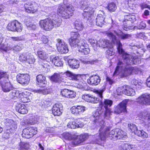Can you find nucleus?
Returning <instances> with one entry per match:
<instances>
[{
  "instance_id": "1",
  "label": "nucleus",
  "mask_w": 150,
  "mask_h": 150,
  "mask_svg": "<svg viewBox=\"0 0 150 150\" xmlns=\"http://www.w3.org/2000/svg\"><path fill=\"white\" fill-rule=\"evenodd\" d=\"M119 27L117 23H113L110 28L112 32L108 31L107 33V36L111 40V42L114 44H116L118 53L122 54L124 62L127 65L137 64L141 63V59L137 56H133L125 52L122 49V45L120 41L118 40L112 32L116 34L120 38L124 40L129 37L130 35L123 33L121 30H118Z\"/></svg>"
},
{
  "instance_id": "2",
  "label": "nucleus",
  "mask_w": 150,
  "mask_h": 150,
  "mask_svg": "<svg viewBox=\"0 0 150 150\" xmlns=\"http://www.w3.org/2000/svg\"><path fill=\"white\" fill-rule=\"evenodd\" d=\"M109 128L105 125L102 127L101 130L99 134L92 136V140L91 143L102 145L105 141L106 137L113 141L118 139H125L127 138L126 133L121 129L117 128L113 129L109 133Z\"/></svg>"
},
{
  "instance_id": "3",
  "label": "nucleus",
  "mask_w": 150,
  "mask_h": 150,
  "mask_svg": "<svg viewBox=\"0 0 150 150\" xmlns=\"http://www.w3.org/2000/svg\"><path fill=\"white\" fill-rule=\"evenodd\" d=\"M117 66L113 74V76H117L120 74L121 77H125L131 74L132 71H136L137 73L141 71V69L137 67H126L125 64L120 60H118Z\"/></svg>"
},
{
  "instance_id": "4",
  "label": "nucleus",
  "mask_w": 150,
  "mask_h": 150,
  "mask_svg": "<svg viewBox=\"0 0 150 150\" xmlns=\"http://www.w3.org/2000/svg\"><path fill=\"white\" fill-rule=\"evenodd\" d=\"M104 91L103 89L98 90L96 91V93L99 98L98 100V102H100V107L104 109V117L106 119H108L110 117L112 112L110 107L112 105L113 101L108 99H105L104 101H102L103 98L102 94Z\"/></svg>"
},
{
  "instance_id": "5",
  "label": "nucleus",
  "mask_w": 150,
  "mask_h": 150,
  "mask_svg": "<svg viewBox=\"0 0 150 150\" xmlns=\"http://www.w3.org/2000/svg\"><path fill=\"white\" fill-rule=\"evenodd\" d=\"M59 137L62 139L71 140V144L75 146L81 144L88 138L87 134L78 135L68 132L63 133L60 135Z\"/></svg>"
},
{
  "instance_id": "6",
  "label": "nucleus",
  "mask_w": 150,
  "mask_h": 150,
  "mask_svg": "<svg viewBox=\"0 0 150 150\" xmlns=\"http://www.w3.org/2000/svg\"><path fill=\"white\" fill-rule=\"evenodd\" d=\"M87 0H83L80 3V8L82 9L84 8L83 13V16L84 18L88 20V22H90L91 25L94 23L95 18L93 16V13L94 12V8L92 4L89 5H86Z\"/></svg>"
},
{
  "instance_id": "7",
  "label": "nucleus",
  "mask_w": 150,
  "mask_h": 150,
  "mask_svg": "<svg viewBox=\"0 0 150 150\" xmlns=\"http://www.w3.org/2000/svg\"><path fill=\"white\" fill-rule=\"evenodd\" d=\"M63 5L59 6L57 9L58 15L64 19L70 18L73 15V11L74 10L73 6L64 0Z\"/></svg>"
},
{
  "instance_id": "8",
  "label": "nucleus",
  "mask_w": 150,
  "mask_h": 150,
  "mask_svg": "<svg viewBox=\"0 0 150 150\" xmlns=\"http://www.w3.org/2000/svg\"><path fill=\"white\" fill-rule=\"evenodd\" d=\"M62 20L60 18L51 20L48 18L40 21L39 24L42 29L45 31H50L55 27H58L61 24Z\"/></svg>"
},
{
  "instance_id": "9",
  "label": "nucleus",
  "mask_w": 150,
  "mask_h": 150,
  "mask_svg": "<svg viewBox=\"0 0 150 150\" xmlns=\"http://www.w3.org/2000/svg\"><path fill=\"white\" fill-rule=\"evenodd\" d=\"M6 126V130L3 135V137L6 139L8 138L11 134L17 128V124L16 122L8 119H4L3 121Z\"/></svg>"
},
{
  "instance_id": "10",
  "label": "nucleus",
  "mask_w": 150,
  "mask_h": 150,
  "mask_svg": "<svg viewBox=\"0 0 150 150\" xmlns=\"http://www.w3.org/2000/svg\"><path fill=\"white\" fill-rule=\"evenodd\" d=\"M104 109L101 107H99L93 113L91 117V119L97 127H100V131L101 130L102 127L105 125L104 121L101 120L100 117L104 115Z\"/></svg>"
},
{
  "instance_id": "11",
  "label": "nucleus",
  "mask_w": 150,
  "mask_h": 150,
  "mask_svg": "<svg viewBox=\"0 0 150 150\" xmlns=\"http://www.w3.org/2000/svg\"><path fill=\"white\" fill-rule=\"evenodd\" d=\"M68 79L75 81H84L88 77V74H76L69 71H67L64 74Z\"/></svg>"
},
{
  "instance_id": "12",
  "label": "nucleus",
  "mask_w": 150,
  "mask_h": 150,
  "mask_svg": "<svg viewBox=\"0 0 150 150\" xmlns=\"http://www.w3.org/2000/svg\"><path fill=\"white\" fill-rule=\"evenodd\" d=\"M137 101L141 106L150 105V94L146 93L140 95L137 98Z\"/></svg>"
},
{
  "instance_id": "13",
  "label": "nucleus",
  "mask_w": 150,
  "mask_h": 150,
  "mask_svg": "<svg viewBox=\"0 0 150 150\" xmlns=\"http://www.w3.org/2000/svg\"><path fill=\"white\" fill-rule=\"evenodd\" d=\"M125 21L127 22L124 24L123 26V29L126 30H132L134 27L132 26V23L136 21L135 16L133 15H129L125 17Z\"/></svg>"
},
{
  "instance_id": "14",
  "label": "nucleus",
  "mask_w": 150,
  "mask_h": 150,
  "mask_svg": "<svg viewBox=\"0 0 150 150\" xmlns=\"http://www.w3.org/2000/svg\"><path fill=\"white\" fill-rule=\"evenodd\" d=\"M37 132V129L36 127H28L23 129L22 135L24 138L29 139L36 134Z\"/></svg>"
},
{
  "instance_id": "15",
  "label": "nucleus",
  "mask_w": 150,
  "mask_h": 150,
  "mask_svg": "<svg viewBox=\"0 0 150 150\" xmlns=\"http://www.w3.org/2000/svg\"><path fill=\"white\" fill-rule=\"evenodd\" d=\"M58 42L56 45L58 51L62 54L67 53L69 51L67 45L61 40H58Z\"/></svg>"
},
{
  "instance_id": "16",
  "label": "nucleus",
  "mask_w": 150,
  "mask_h": 150,
  "mask_svg": "<svg viewBox=\"0 0 150 150\" xmlns=\"http://www.w3.org/2000/svg\"><path fill=\"white\" fill-rule=\"evenodd\" d=\"M18 83L23 85H27L30 80L29 76L27 74H19L16 76Z\"/></svg>"
},
{
  "instance_id": "17",
  "label": "nucleus",
  "mask_w": 150,
  "mask_h": 150,
  "mask_svg": "<svg viewBox=\"0 0 150 150\" xmlns=\"http://www.w3.org/2000/svg\"><path fill=\"white\" fill-rule=\"evenodd\" d=\"M38 5L35 3H29L28 4H26L24 5V7L25 11L28 13H34L38 10Z\"/></svg>"
},
{
  "instance_id": "18",
  "label": "nucleus",
  "mask_w": 150,
  "mask_h": 150,
  "mask_svg": "<svg viewBox=\"0 0 150 150\" xmlns=\"http://www.w3.org/2000/svg\"><path fill=\"white\" fill-rule=\"evenodd\" d=\"M105 14L104 12L100 10L95 19L96 24L98 26L102 27L105 23L104 21Z\"/></svg>"
},
{
  "instance_id": "19",
  "label": "nucleus",
  "mask_w": 150,
  "mask_h": 150,
  "mask_svg": "<svg viewBox=\"0 0 150 150\" xmlns=\"http://www.w3.org/2000/svg\"><path fill=\"white\" fill-rule=\"evenodd\" d=\"M85 110V107L80 105L74 106L70 109L71 113L76 116L82 114Z\"/></svg>"
},
{
  "instance_id": "20",
  "label": "nucleus",
  "mask_w": 150,
  "mask_h": 150,
  "mask_svg": "<svg viewBox=\"0 0 150 150\" xmlns=\"http://www.w3.org/2000/svg\"><path fill=\"white\" fill-rule=\"evenodd\" d=\"M128 100L125 99L120 103L115 108V112L116 113H120L122 112H126V105Z\"/></svg>"
},
{
  "instance_id": "21",
  "label": "nucleus",
  "mask_w": 150,
  "mask_h": 150,
  "mask_svg": "<svg viewBox=\"0 0 150 150\" xmlns=\"http://www.w3.org/2000/svg\"><path fill=\"white\" fill-rule=\"evenodd\" d=\"M81 45L79 46V48L78 51L82 53V54L86 55L88 54L90 52V49L88 45L86 43L85 40H82L81 42Z\"/></svg>"
},
{
  "instance_id": "22",
  "label": "nucleus",
  "mask_w": 150,
  "mask_h": 150,
  "mask_svg": "<svg viewBox=\"0 0 150 150\" xmlns=\"http://www.w3.org/2000/svg\"><path fill=\"white\" fill-rule=\"evenodd\" d=\"M87 83L92 86H96L99 83L100 81V76L96 75H93L87 79Z\"/></svg>"
},
{
  "instance_id": "23",
  "label": "nucleus",
  "mask_w": 150,
  "mask_h": 150,
  "mask_svg": "<svg viewBox=\"0 0 150 150\" xmlns=\"http://www.w3.org/2000/svg\"><path fill=\"white\" fill-rule=\"evenodd\" d=\"M66 61H68L69 66L72 68L77 69L79 66V62L78 60L70 58L69 56L64 57Z\"/></svg>"
},
{
  "instance_id": "24",
  "label": "nucleus",
  "mask_w": 150,
  "mask_h": 150,
  "mask_svg": "<svg viewBox=\"0 0 150 150\" xmlns=\"http://www.w3.org/2000/svg\"><path fill=\"white\" fill-rule=\"evenodd\" d=\"M67 127L71 129L81 128L83 126V123L78 120H75L73 122H69L67 125Z\"/></svg>"
},
{
  "instance_id": "25",
  "label": "nucleus",
  "mask_w": 150,
  "mask_h": 150,
  "mask_svg": "<svg viewBox=\"0 0 150 150\" xmlns=\"http://www.w3.org/2000/svg\"><path fill=\"white\" fill-rule=\"evenodd\" d=\"M139 146L136 145L124 143L119 146V150H137L139 149Z\"/></svg>"
},
{
  "instance_id": "26",
  "label": "nucleus",
  "mask_w": 150,
  "mask_h": 150,
  "mask_svg": "<svg viewBox=\"0 0 150 150\" xmlns=\"http://www.w3.org/2000/svg\"><path fill=\"white\" fill-rule=\"evenodd\" d=\"M62 106L61 104H56L52 108V112L54 116H58L62 113Z\"/></svg>"
},
{
  "instance_id": "27",
  "label": "nucleus",
  "mask_w": 150,
  "mask_h": 150,
  "mask_svg": "<svg viewBox=\"0 0 150 150\" xmlns=\"http://www.w3.org/2000/svg\"><path fill=\"white\" fill-rule=\"evenodd\" d=\"M2 50L5 52H7L10 50H13L16 52L21 51L22 49L21 45H17L14 46H13L11 45H9L6 47H2L1 48Z\"/></svg>"
},
{
  "instance_id": "28",
  "label": "nucleus",
  "mask_w": 150,
  "mask_h": 150,
  "mask_svg": "<svg viewBox=\"0 0 150 150\" xmlns=\"http://www.w3.org/2000/svg\"><path fill=\"white\" fill-rule=\"evenodd\" d=\"M61 94L63 97L69 98H74L76 96V93L74 91L67 89L62 90Z\"/></svg>"
},
{
  "instance_id": "29",
  "label": "nucleus",
  "mask_w": 150,
  "mask_h": 150,
  "mask_svg": "<svg viewBox=\"0 0 150 150\" xmlns=\"http://www.w3.org/2000/svg\"><path fill=\"white\" fill-rule=\"evenodd\" d=\"M37 81V84L38 86L40 87H44L47 83L45 76L41 74L38 75L36 76Z\"/></svg>"
},
{
  "instance_id": "30",
  "label": "nucleus",
  "mask_w": 150,
  "mask_h": 150,
  "mask_svg": "<svg viewBox=\"0 0 150 150\" xmlns=\"http://www.w3.org/2000/svg\"><path fill=\"white\" fill-rule=\"evenodd\" d=\"M82 98L85 101L88 102L94 103L98 102V98H95L88 94H84L82 96Z\"/></svg>"
},
{
  "instance_id": "31",
  "label": "nucleus",
  "mask_w": 150,
  "mask_h": 150,
  "mask_svg": "<svg viewBox=\"0 0 150 150\" xmlns=\"http://www.w3.org/2000/svg\"><path fill=\"white\" fill-rule=\"evenodd\" d=\"M98 45L99 46V48L101 47L103 48L107 47L111 49L113 47L112 43L107 40H100L98 43Z\"/></svg>"
},
{
  "instance_id": "32",
  "label": "nucleus",
  "mask_w": 150,
  "mask_h": 150,
  "mask_svg": "<svg viewBox=\"0 0 150 150\" xmlns=\"http://www.w3.org/2000/svg\"><path fill=\"white\" fill-rule=\"evenodd\" d=\"M4 82V83H1L2 90L4 92H8L13 90V86L10 82L7 81Z\"/></svg>"
},
{
  "instance_id": "33",
  "label": "nucleus",
  "mask_w": 150,
  "mask_h": 150,
  "mask_svg": "<svg viewBox=\"0 0 150 150\" xmlns=\"http://www.w3.org/2000/svg\"><path fill=\"white\" fill-rule=\"evenodd\" d=\"M19 98L22 102L27 103L30 101L31 96L27 92L20 93Z\"/></svg>"
},
{
  "instance_id": "34",
  "label": "nucleus",
  "mask_w": 150,
  "mask_h": 150,
  "mask_svg": "<svg viewBox=\"0 0 150 150\" xmlns=\"http://www.w3.org/2000/svg\"><path fill=\"white\" fill-rule=\"evenodd\" d=\"M32 20V19L28 17L25 18V22L29 30H35L37 28V26L36 25L32 24L31 22Z\"/></svg>"
},
{
  "instance_id": "35",
  "label": "nucleus",
  "mask_w": 150,
  "mask_h": 150,
  "mask_svg": "<svg viewBox=\"0 0 150 150\" xmlns=\"http://www.w3.org/2000/svg\"><path fill=\"white\" fill-rule=\"evenodd\" d=\"M16 110L19 113L22 114H26L28 112L27 107L23 104H18L16 106Z\"/></svg>"
},
{
  "instance_id": "36",
  "label": "nucleus",
  "mask_w": 150,
  "mask_h": 150,
  "mask_svg": "<svg viewBox=\"0 0 150 150\" xmlns=\"http://www.w3.org/2000/svg\"><path fill=\"white\" fill-rule=\"evenodd\" d=\"M124 94L128 96H133L135 94L134 90L128 86H124Z\"/></svg>"
},
{
  "instance_id": "37",
  "label": "nucleus",
  "mask_w": 150,
  "mask_h": 150,
  "mask_svg": "<svg viewBox=\"0 0 150 150\" xmlns=\"http://www.w3.org/2000/svg\"><path fill=\"white\" fill-rule=\"evenodd\" d=\"M83 40H84L83 39L75 40L70 38L69 39V43L71 47H76L77 46H80L81 45V43L83 42H81V41Z\"/></svg>"
},
{
  "instance_id": "38",
  "label": "nucleus",
  "mask_w": 150,
  "mask_h": 150,
  "mask_svg": "<svg viewBox=\"0 0 150 150\" xmlns=\"http://www.w3.org/2000/svg\"><path fill=\"white\" fill-rule=\"evenodd\" d=\"M41 40L44 44L46 45V46H47L51 48L52 47V46H51L52 44V42L48 39L47 36L45 35L42 36Z\"/></svg>"
},
{
  "instance_id": "39",
  "label": "nucleus",
  "mask_w": 150,
  "mask_h": 150,
  "mask_svg": "<svg viewBox=\"0 0 150 150\" xmlns=\"http://www.w3.org/2000/svg\"><path fill=\"white\" fill-rule=\"evenodd\" d=\"M88 42L92 46L95 51H97L99 48L98 43L97 42V41L96 40L92 38H89L88 39Z\"/></svg>"
},
{
  "instance_id": "40",
  "label": "nucleus",
  "mask_w": 150,
  "mask_h": 150,
  "mask_svg": "<svg viewBox=\"0 0 150 150\" xmlns=\"http://www.w3.org/2000/svg\"><path fill=\"white\" fill-rule=\"evenodd\" d=\"M52 63L56 66L61 67L63 65V63L58 56L55 57L52 60Z\"/></svg>"
},
{
  "instance_id": "41",
  "label": "nucleus",
  "mask_w": 150,
  "mask_h": 150,
  "mask_svg": "<svg viewBox=\"0 0 150 150\" xmlns=\"http://www.w3.org/2000/svg\"><path fill=\"white\" fill-rule=\"evenodd\" d=\"M37 55L41 59L44 60L47 57V54L44 50H39L37 52Z\"/></svg>"
},
{
  "instance_id": "42",
  "label": "nucleus",
  "mask_w": 150,
  "mask_h": 150,
  "mask_svg": "<svg viewBox=\"0 0 150 150\" xmlns=\"http://www.w3.org/2000/svg\"><path fill=\"white\" fill-rule=\"evenodd\" d=\"M136 0H128V1H127V4L126 5L125 7H124V8H128V7H129L131 9L134 10L135 5L136 4Z\"/></svg>"
},
{
  "instance_id": "43",
  "label": "nucleus",
  "mask_w": 150,
  "mask_h": 150,
  "mask_svg": "<svg viewBox=\"0 0 150 150\" xmlns=\"http://www.w3.org/2000/svg\"><path fill=\"white\" fill-rule=\"evenodd\" d=\"M14 22L16 24L14 26V27H15L14 31H17L18 32H21L22 31L23 28L22 25L17 20L14 21Z\"/></svg>"
},
{
  "instance_id": "44",
  "label": "nucleus",
  "mask_w": 150,
  "mask_h": 150,
  "mask_svg": "<svg viewBox=\"0 0 150 150\" xmlns=\"http://www.w3.org/2000/svg\"><path fill=\"white\" fill-rule=\"evenodd\" d=\"M50 63L45 60H44L42 63L40 64L41 67L43 68V70H44L45 72H47L49 71L50 69Z\"/></svg>"
},
{
  "instance_id": "45",
  "label": "nucleus",
  "mask_w": 150,
  "mask_h": 150,
  "mask_svg": "<svg viewBox=\"0 0 150 150\" xmlns=\"http://www.w3.org/2000/svg\"><path fill=\"white\" fill-rule=\"evenodd\" d=\"M50 80L54 82H59L61 80L60 74L58 73H54L50 78Z\"/></svg>"
},
{
  "instance_id": "46",
  "label": "nucleus",
  "mask_w": 150,
  "mask_h": 150,
  "mask_svg": "<svg viewBox=\"0 0 150 150\" xmlns=\"http://www.w3.org/2000/svg\"><path fill=\"white\" fill-rule=\"evenodd\" d=\"M75 28L79 31H81L83 28L82 22L80 21L76 20L74 23Z\"/></svg>"
},
{
  "instance_id": "47",
  "label": "nucleus",
  "mask_w": 150,
  "mask_h": 150,
  "mask_svg": "<svg viewBox=\"0 0 150 150\" xmlns=\"http://www.w3.org/2000/svg\"><path fill=\"white\" fill-rule=\"evenodd\" d=\"M135 134L143 138H146L148 137L147 134L142 130H138L136 131Z\"/></svg>"
},
{
  "instance_id": "48",
  "label": "nucleus",
  "mask_w": 150,
  "mask_h": 150,
  "mask_svg": "<svg viewBox=\"0 0 150 150\" xmlns=\"http://www.w3.org/2000/svg\"><path fill=\"white\" fill-rule=\"evenodd\" d=\"M30 147V146L28 143L21 142L19 144V150L28 149H29Z\"/></svg>"
},
{
  "instance_id": "49",
  "label": "nucleus",
  "mask_w": 150,
  "mask_h": 150,
  "mask_svg": "<svg viewBox=\"0 0 150 150\" xmlns=\"http://www.w3.org/2000/svg\"><path fill=\"white\" fill-rule=\"evenodd\" d=\"M116 5L114 3L111 2L109 3L107 7L108 10L111 12H114L117 9Z\"/></svg>"
},
{
  "instance_id": "50",
  "label": "nucleus",
  "mask_w": 150,
  "mask_h": 150,
  "mask_svg": "<svg viewBox=\"0 0 150 150\" xmlns=\"http://www.w3.org/2000/svg\"><path fill=\"white\" fill-rule=\"evenodd\" d=\"M27 58L26 62L27 63L32 64L35 62V59L34 56L30 53L28 52Z\"/></svg>"
},
{
  "instance_id": "51",
  "label": "nucleus",
  "mask_w": 150,
  "mask_h": 150,
  "mask_svg": "<svg viewBox=\"0 0 150 150\" xmlns=\"http://www.w3.org/2000/svg\"><path fill=\"white\" fill-rule=\"evenodd\" d=\"M20 93L17 90H13L10 94L11 98H12L16 99L15 98H19Z\"/></svg>"
},
{
  "instance_id": "52",
  "label": "nucleus",
  "mask_w": 150,
  "mask_h": 150,
  "mask_svg": "<svg viewBox=\"0 0 150 150\" xmlns=\"http://www.w3.org/2000/svg\"><path fill=\"white\" fill-rule=\"evenodd\" d=\"M128 127L132 132H134L135 134L136 131L138 130L137 127L134 124L130 123L128 124Z\"/></svg>"
},
{
  "instance_id": "53",
  "label": "nucleus",
  "mask_w": 150,
  "mask_h": 150,
  "mask_svg": "<svg viewBox=\"0 0 150 150\" xmlns=\"http://www.w3.org/2000/svg\"><path fill=\"white\" fill-rule=\"evenodd\" d=\"M79 83H76L74 84V86L78 88H80L82 90H84L85 89V86L86 84L84 83L81 81H78Z\"/></svg>"
},
{
  "instance_id": "54",
  "label": "nucleus",
  "mask_w": 150,
  "mask_h": 150,
  "mask_svg": "<svg viewBox=\"0 0 150 150\" xmlns=\"http://www.w3.org/2000/svg\"><path fill=\"white\" fill-rule=\"evenodd\" d=\"M16 24V23H14V21L9 23L7 26V28L8 30L14 31L15 28L14 26H15V25Z\"/></svg>"
},
{
  "instance_id": "55",
  "label": "nucleus",
  "mask_w": 150,
  "mask_h": 150,
  "mask_svg": "<svg viewBox=\"0 0 150 150\" xmlns=\"http://www.w3.org/2000/svg\"><path fill=\"white\" fill-rule=\"evenodd\" d=\"M38 121V120L35 117H32L26 122L28 125H32L36 123Z\"/></svg>"
},
{
  "instance_id": "56",
  "label": "nucleus",
  "mask_w": 150,
  "mask_h": 150,
  "mask_svg": "<svg viewBox=\"0 0 150 150\" xmlns=\"http://www.w3.org/2000/svg\"><path fill=\"white\" fill-rule=\"evenodd\" d=\"M28 52L23 53L20 54L19 56V60L21 62L26 61Z\"/></svg>"
},
{
  "instance_id": "57",
  "label": "nucleus",
  "mask_w": 150,
  "mask_h": 150,
  "mask_svg": "<svg viewBox=\"0 0 150 150\" xmlns=\"http://www.w3.org/2000/svg\"><path fill=\"white\" fill-rule=\"evenodd\" d=\"M3 79L4 81H8V76L5 72L2 71L0 72V80Z\"/></svg>"
},
{
  "instance_id": "58",
  "label": "nucleus",
  "mask_w": 150,
  "mask_h": 150,
  "mask_svg": "<svg viewBox=\"0 0 150 150\" xmlns=\"http://www.w3.org/2000/svg\"><path fill=\"white\" fill-rule=\"evenodd\" d=\"M80 35L77 32H72L71 33V38H70L74 39L79 40Z\"/></svg>"
},
{
  "instance_id": "59",
  "label": "nucleus",
  "mask_w": 150,
  "mask_h": 150,
  "mask_svg": "<svg viewBox=\"0 0 150 150\" xmlns=\"http://www.w3.org/2000/svg\"><path fill=\"white\" fill-rule=\"evenodd\" d=\"M132 84L136 86L137 88V87L139 88H141L142 83L138 80L136 79H133L132 80Z\"/></svg>"
},
{
  "instance_id": "60",
  "label": "nucleus",
  "mask_w": 150,
  "mask_h": 150,
  "mask_svg": "<svg viewBox=\"0 0 150 150\" xmlns=\"http://www.w3.org/2000/svg\"><path fill=\"white\" fill-rule=\"evenodd\" d=\"M10 40L16 41H20L23 40H24V38L23 36H20L19 37H12L10 38Z\"/></svg>"
},
{
  "instance_id": "61",
  "label": "nucleus",
  "mask_w": 150,
  "mask_h": 150,
  "mask_svg": "<svg viewBox=\"0 0 150 150\" xmlns=\"http://www.w3.org/2000/svg\"><path fill=\"white\" fill-rule=\"evenodd\" d=\"M137 37L139 38L142 39H147V37L145 35V33H144L140 32L137 33Z\"/></svg>"
},
{
  "instance_id": "62",
  "label": "nucleus",
  "mask_w": 150,
  "mask_h": 150,
  "mask_svg": "<svg viewBox=\"0 0 150 150\" xmlns=\"http://www.w3.org/2000/svg\"><path fill=\"white\" fill-rule=\"evenodd\" d=\"M36 92L39 93H42L44 94L47 93L48 91L47 89H38L35 91Z\"/></svg>"
},
{
  "instance_id": "63",
  "label": "nucleus",
  "mask_w": 150,
  "mask_h": 150,
  "mask_svg": "<svg viewBox=\"0 0 150 150\" xmlns=\"http://www.w3.org/2000/svg\"><path fill=\"white\" fill-rule=\"evenodd\" d=\"M124 87V86L118 88L117 89V91L118 93V95L121 94L122 93L124 94V90L125 89Z\"/></svg>"
},
{
  "instance_id": "64",
  "label": "nucleus",
  "mask_w": 150,
  "mask_h": 150,
  "mask_svg": "<svg viewBox=\"0 0 150 150\" xmlns=\"http://www.w3.org/2000/svg\"><path fill=\"white\" fill-rule=\"evenodd\" d=\"M146 26V24L144 22H141L137 26V28L139 29L144 28Z\"/></svg>"
}]
</instances>
